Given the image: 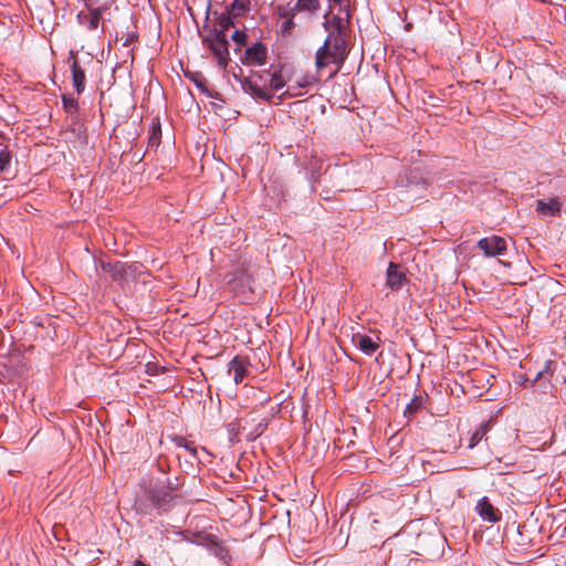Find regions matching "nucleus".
I'll list each match as a JSON object with an SVG mask.
<instances>
[{"instance_id":"f257e3e1","label":"nucleus","mask_w":566,"mask_h":566,"mask_svg":"<svg viewBox=\"0 0 566 566\" xmlns=\"http://www.w3.org/2000/svg\"><path fill=\"white\" fill-rule=\"evenodd\" d=\"M347 55V46L340 31H334L328 34L324 45L316 52V69L322 71L331 64H336V69L331 73L334 76L340 69Z\"/></svg>"},{"instance_id":"f03ea898","label":"nucleus","mask_w":566,"mask_h":566,"mask_svg":"<svg viewBox=\"0 0 566 566\" xmlns=\"http://www.w3.org/2000/svg\"><path fill=\"white\" fill-rule=\"evenodd\" d=\"M203 44L211 51L218 65L226 69L229 62L228 39L223 35L206 36Z\"/></svg>"},{"instance_id":"7ed1b4c3","label":"nucleus","mask_w":566,"mask_h":566,"mask_svg":"<svg viewBox=\"0 0 566 566\" xmlns=\"http://www.w3.org/2000/svg\"><path fill=\"white\" fill-rule=\"evenodd\" d=\"M478 248L486 258H493L505 254L507 250V242L500 235H491L480 239L478 241Z\"/></svg>"},{"instance_id":"20e7f679","label":"nucleus","mask_w":566,"mask_h":566,"mask_svg":"<svg viewBox=\"0 0 566 566\" xmlns=\"http://www.w3.org/2000/svg\"><path fill=\"white\" fill-rule=\"evenodd\" d=\"M250 361L242 356H235L228 365V373L233 377L234 382L241 384L250 373Z\"/></svg>"},{"instance_id":"39448f33","label":"nucleus","mask_w":566,"mask_h":566,"mask_svg":"<svg viewBox=\"0 0 566 566\" xmlns=\"http://www.w3.org/2000/svg\"><path fill=\"white\" fill-rule=\"evenodd\" d=\"M475 511L483 521L489 523H496L502 518L501 512L491 504L486 496L479 500Z\"/></svg>"},{"instance_id":"423d86ee","label":"nucleus","mask_w":566,"mask_h":566,"mask_svg":"<svg viewBox=\"0 0 566 566\" xmlns=\"http://www.w3.org/2000/svg\"><path fill=\"white\" fill-rule=\"evenodd\" d=\"M266 61V48L262 43H254L244 52L242 62L248 65H263Z\"/></svg>"},{"instance_id":"0eeeda50","label":"nucleus","mask_w":566,"mask_h":566,"mask_svg":"<svg viewBox=\"0 0 566 566\" xmlns=\"http://www.w3.org/2000/svg\"><path fill=\"white\" fill-rule=\"evenodd\" d=\"M146 495L156 507H163L172 499L171 490L166 485L150 488Z\"/></svg>"},{"instance_id":"6e6552de","label":"nucleus","mask_w":566,"mask_h":566,"mask_svg":"<svg viewBox=\"0 0 566 566\" xmlns=\"http://www.w3.org/2000/svg\"><path fill=\"white\" fill-rule=\"evenodd\" d=\"M70 59L73 60L71 64L73 85L77 94H82L85 90L86 75L85 71L81 67L76 60L74 51L70 52Z\"/></svg>"},{"instance_id":"1a4fd4ad","label":"nucleus","mask_w":566,"mask_h":566,"mask_svg":"<svg viewBox=\"0 0 566 566\" xmlns=\"http://www.w3.org/2000/svg\"><path fill=\"white\" fill-rule=\"evenodd\" d=\"M353 343L366 355H373L379 348V344L376 340L359 333L353 335Z\"/></svg>"},{"instance_id":"9d476101","label":"nucleus","mask_w":566,"mask_h":566,"mask_svg":"<svg viewBox=\"0 0 566 566\" xmlns=\"http://www.w3.org/2000/svg\"><path fill=\"white\" fill-rule=\"evenodd\" d=\"M406 281V275L399 270V265L395 263H390L387 270V285L391 290H399L403 282Z\"/></svg>"},{"instance_id":"9b49d317","label":"nucleus","mask_w":566,"mask_h":566,"mask_svg":"<svg viewBox=\"0 0 566 566\" xmlns=\"http://www.w3.org/2000/svg\"><path fill=\"white\" fill-rule=\"evenodd\" d=\"M562 203L558 198H551L548 201L537 200L536 211L543 216H555L560 212Z\"/></svg>"},{"instance_id":"f8f14e48","label":"nucleus","mask_w":566,"mask_h":566,"mask_svg":"<svg viewBox=\"0 0 566 566\" xmlns=\"http://www.w3.org/2000/svg\"><path fill=\"white\" fill-rule=\"evenodd\" d=\"M233 18H235L234 15H232L230 13V11H228L227 13H223L220 15V18L218 19V22L214 27V35H223V36H227V31L234 25V22H233Z\"/></svg>"},{"instance_id":"ddd939ff","label":"nucleus","mask_w":566,"mask_h":566,"mask_svg":"<svg viewBox=\"0 0 566 566\" xmlns=\"http://www.w3.org/2000/svg\"><path fill=\"white\" fill-rule=\"evenodd\" d=\"M313 82H315V77L308 75L303 76L300 81L291 82L286 92L292 96L302 95L301 90L307 87Z\"/></svg>"},{"instance_id":"4468645a","label":"nucleus","mask_w":566,"mask_h":566,"mask_svg":"<svg viewBox=\"0 0 566 566\" xmlns=\"http://www.w3.org/2000/svg\"><path fill=\"white\" fill-rule=\"evenodd\" d=\"M244 90L247 92L251 93L252 95H254L255 97H259V98H262V99H265V98L270 97V93L266 90L259 87L252 81H247L244 83Z\"/></svg>"},{"instance_id":"2eb2a0df","label":"nucleus","mask_w":566,"mask_h":566,"mask_svg":"<svg viewBox=\"0 0 566 566\" xmlns=\"http://www.w3.org/2000/svg\"><path fill=\"white\" fill-rule=\"evenodd\" d=\"M101 19H102L101 9L97 8V9L91 10L88 13V17H87V28L90 30L97 29Z\"/></svg>"},{"instance_id":"dca6fc26","label":"nucleus","mask_w":566,"mask_h":566,"mask_svg":"<svg viewBox=\"0 0 566 566\" xmlns=\"http://www.w3.org/2000/svg\"><path fill=\"white\" fill-rule=\"evenodd\" d=\"M248 0H234L229 11L232 15L239 17L248 10Z\"/></svg>"},{"instance_id":"f3484780","label":"nucleus","mask_w":566,"mask_h":566,"mask_svg":"<svg viewBox=\"0 0 566 566\" xmlns=\"http://www.w3.org/2000/svg\"><path fill=\"white\" fill-rule=\"evenodd\" d=\"M486 431H488L486 426H480L479 428H476L470 438L468 447L470 449L474 448L482 440V438L486 434Z\"/></svg>"},{"instance_id":"a211bd4d","label":"nucleus","mask_w":566,"mask_h":566,"mask_svg":"<svg viewBox=\"0 0 566 566\" xmlns=\"http://www.w3.org/2000/svg\"><path fill=\"white\" fill-rule=\"evenodd\" d=\"M11 158V153L8 148H3L0 150V174H3L9 169Z\"/></svg>"},{"instance_id":"6ab92c4d","label":"nucleus","mask_w":566,"mask_h":566,"mask_svg":"<svg viewBox=\"0 0 566 566\" xmlns=\"http://www.w3.org/2000/svg\"><path fill=\"white\" fill-rule=\"evenodd\" d=\"M318 8V0H297L296 10L315 11Z\"/></svg>"},{"instance_id":"aec40b11","label":"nucleus","mask_w":566,"mask_h":566,"mask_svg":"<svg viewBox=\"0 0 566 566\" xmlns=\"http://www.w3.org/2000/svg\"><path fill=\"white\" fill-rule=\"evenodd\" d=\"M175 441L178 447L186 449L191 455L196 457L197 448L195 447L193 442L188 441L184 437H177Z\"/></svg>"},{"instance_id":"412c9836","label":"nucleus","mask_w":566,"mask_h":566,"mask_svg":"<svg viewBox=\"0 0 566 566\" xmlns=\"http://www.w3.org/2000/svg\"><path fill=\"white\" fill-rule=\"evenodd\" d=\"M102 269L105 271V272H108L113 279H116L117 275L120 273V264L117 262V263H102Z\"/></svg>"},{"instance_id":"4be33fe9","label":"nucleus","mask_w":566,"mask_h":566,"mask_svg":"<svg viewBox=\"0 0 566 566\" xmlns=\"http://www.w3.org/2000/svg\"><path fill=\"white\" fill-rule=\"evenodd\" d=\"M64 108L67 113H73L77 108V102L74 97L69 95H63L62 97Z\"/></svg>"},{"instance_id":"5701e85b","label":"nucleus","mask_w":566,"mask_h":566,"mask_svg":"<svg viewBox=\"0 0 566 566\" xmlns=\"http://www.w3.org/2000/svg\"><path fill=\"white\" fill-rule=\"evenodd\" d=\"M231 39L239 45H244L245 44V40H247V34L245 32L243 31H240V30H235L232 35H231Z\"/></svg>"},{"instance_id":"b1692460","label":"nucleus","mask_w":566,"mask_h":566,"mask_svg":"<svg viewBox=\"0 0 566 566\" xmlns=\"http://www.w3.org/2000/svg\"><path fill=\"white\" fill-rule=\"evenodd\" d=\"M421 408V400L418 398H415L411 400L410 403L407 405L406 413L412 415L417 412Z\"/></svg>"},{"instance_id":"393cba45","label":"nucleus","mask_w":566,"mask_h":566,"mask_svg":"<svg viewBox=\"0 0 566 566\" xmlns=\"http://www.w3.org/2000/svg\"><path fill=\"white\" fill-rule=\"evenodd\" d=\"M293 27H294L293 20L291 18H286L281 23V27H280L281 28V32L283 34H290L292 29H293Z\"/></svg>"},{"instance_id":"a878e982","label":"nucleus","mask_w":566,"mask_h":566,"mask_svg":"<svg viewBox=\"0 0 566 566\" xmlns=\"http://www.w3.org/2000/svg\"><path fill=\"white\" fill-rule=\"evenodd\" d=\"M284 86V82L282 81L281 76L273 75L271 80V87L274 91H279Z\"/></svg>"},{"instance_id":"bb28decb","label":"nucleus","mask_w":566,"mask_h":566,"mask_svg":"<svg viewBox=\"0 0 566 566\" xmlns=\"http://www.w3.org/2000/svg\"><path fill=\"white\" fill-rule=\"evenodd\" d=\"M160 125L157 124V125H154L153 127V134L150 136V143L154 145V144H157L159 142V137H160Z\"/></svg>"},{"instance_id":"cd10ccee","label":"nucleus","mask_w":566,"mask_h":566,"mask_svg":"<svg viewBox=\"0 0 566 566\" xmlns=\"http://www.w3.org/2000/svg\"><path fill=\"white\" fill-rule=\"evenodd\" d=\"M553 365V361L552 360H547L546 364H545V367L543 370H541L538 374H537V377H536V380L544 377L545 374H549L552 373L551 370V367Z\"/></svg>"},{"instance_id":"c85d7f7f","label":"nucleus","mask_w":566,"mask_h":566,"mask_svg":"<svg viewBox=\"0 0 566 566\" xmlns=\"http://www.w3.org/2000/svg\"><path fill=\"white\" fill-rule=\"evenodd\" d=\"M134 566H147L145 563H143L142 560L137 559L134 562Z\"/></svg>"}]
</instances>
